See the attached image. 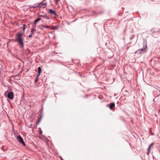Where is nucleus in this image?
<instances>
[{"instance_id":"obj_1","label":"nucleus","mask_w":160,"mask_h":160,"mask_svg":"<svg viewBox=\"0 0 160 160\" xmlns=\"http://www.w3.org/2000/svg\"><path fill=\"white\" fill-rule=\"evenodd\" d=\"M22 35V33L18 32L15 39L16 41L18 42V44L20 46V48H22L24 47V43L22 38L21 37Z\"/></svg>"},{"instance_id":"obj_2","label":"nucleus","mask_w":160,"mask_h":160,"mask_svg":"<svg viewBox=\"0 0 160 160\" xmlns=\"http://www.w3.org/2000/svg\"><path fill=\"white\" fill-rule=\"evenodd\" d=\"M159 31L158 30H155L154 29H152L150 32L152 34V36L155 38L158 37Z\"/></svg>"},{"instance_id":"obj_3","label":"nucleus","mask_w":160,"mask_h":160,"mask_svg":"<svg viewBox=\"0 0 160 160\" xmlns=\"http://www.w3.org/2000/svg\"><path fill=\"white\" fill-rule=\"evenodd\" d=\"M7 93H8L7 95L8 98L10 99H12L13 98V93L12 92H8V91H7L5 92V94H7Z\"/></svg>"},{"instance_id":"obj_4","label":"nucleus","mask_w":160,"mask_h":160,"mask_svg":"<svg viewBox=\"0 0 160 160\" xmlns=\"http://www.w3.org/2000/svg\"><path fill=\"white\" fill-rule=\"evenodd\" d=\"M147 51L145 50L144 49L142 48L140 49H139L137 50L136 52L135 53H137L139 54H141L142 53L144 52H147Z\"/></svg>"},{"instance_id":"obj_5","label":"nucleus","mask_w":160,"mask_h":160,"mask_svg":"<svg viewBox=\"0 0 160 160\" xmlns=\"http://www.w3.org/2000/svg\"><path fill=\"white\" fill-rule=\"evenodd\" d=\"M17 138V140H18V141L20 143L22 144V145H23L24 146H25V144L24 142L23 139L20 136H18Z\"/></svg>"},{"instance_id":"obj_6","label":"nucleus","mask_w":160,"mask_h":160,"mask_svg":"<svg viewBox=\"0 0 160 160\" xmlns=\"http://www.w3.org/2000/svg\"><path fill=\"white\" fill-rule=\"evenodd\" d=\"M47 5V3H42V2L39 3L37 5L38 6V8H41L43 6H46Z\"/></svg>"},{"instance_id":"obj_7","label":"nucleus","mask_w":160,"mask_h":160,"mask_svg":"<svg viewBox=\"0 0 160 160\" xmlns=\"http://www.w3.org/2000/svg\"><path fill=\"white\" fill-rule=\"evenodd\" d=\"M49 12L50 14H54L55 16H57V14H56V12L54 11L52 9H50L49 10Z\"/></svg>"},{"instance_id":"obj_8","label":"nucleus","mask_w":160,"mask_h":160,"mask_svg":"<svg viewBox=\"0 0 160 160\" xmlns=\"http://www.w3.org/2000/svg\"><path fill=\"white\" fill-rule=\"evenodd\" d=\"M115 107V103L114 102L111 103H110L109 107L111 110H112L113 109V108Z\"/></svg>"},{"instance_id":"obj_9","label":"nucleus","mask_w":160,"mask_h":160,"mask_svg":"<svg viewBox=\"0 0 160 160\" xmlns=\"http://www.w3.org/2000/svg\"><path fill=\"white\" fill-rule=\"evenodd\" d=\"M144 49L145 50L147 51V44L146 42H144L143 44V47L142 48Z\"/></svg>"},{"instance_id":"obj_10","label":"nucleus","mask_w":160,"mask_h":160,"mask_svg":"<svg viewBox=\"0 0 160 160\" xmlns=\"http://www.w3.org/2000/svg\"><path fill=\"white\" fill-rule=\"evenodd\" d=\"M38 77H39L40 75V73L41 72V68L40 67H39L38 68Z\"/></svg>"},{"instance_id":"obj_11","label":"nucleus","mask_w":160,"mask_h":160,"mask_svg":"<svg viewBox=\"0 0 160 160\" xmlns=\"http://www.w3.org/2000/svg\"><path fill=\"white\" fill-rule=\"evenodd\" d=\"M154 144L153 143H152L149 146V147H148V152L147 153V154L148 155L149 154V152H150V149H151V146H152V145H153Z\"/></svg>"},{"instance_id":"obj_12","label":"nucleus","mask_w":160,"mask_h":160,"mask_svg":"<svg viewBox=\"0 0 160 160\" xmlns=\"http://www.w3.org/2000/svg\"><path fill=\"white\" fill-rule=\"evenodd\" d=\"M41 20V19L40 18H37V19H36V20H35V21H34V24H36L39 21H40Z\"/></svg>"},{"instance_id":"obj_13","label":"nucleus","mask_w":160,"mask_h":160,"mask_svg":"<svg viewBox=\"0 0 160 160\" xmlns=\"http://www.w3.org/2000/svg\"><path fill=\"white\" fill-rule=\"evenodd\" d=\"M38 17H42V18H46V17H47V16L46 15H40L38 16Z\"/></svg>"},{"instance_id":"obj_14","label":"nucleus","mask_w":160,"mask_h":160,"mask_svg":"<svg viewBox=\"0 0 160 160\" xmlns=\"http://www.w3.org/2000/svg\"><path fill=\"white\" fill-rule=\"evenodd\" d=\"M45 28L44 25H42L40 27V29L42 30H43Z\"/></svg>"},{"instance_id":"obj_15","label":"nucleus","mask_w":160,"mask_h":160,"mask_svg":"<svg viewBox=\"0 0 160 160\" xmlns=\"http://www.w3.org/2000/svg\"><path fill=\"white\" fill-rule=\"evenodd\" d=\"M38 77H38V75H37V77H36V79H35V83H37V82H38Z\"/></svg>"},{"instance_id":"obj_16","label":"nucleus","mask_w":160,"mask_h":160,"mask_svg":"<svg viewBox=\"0 0 160 160\" xmlns=\"http://www.w3.org/2000/svg\"><path fill=\"white\" fill-rule=\"evenodd\" d=\"M26 25L24 24L23 26L22 27V29L23 30V32L24 31V30L26 28Z\"/></svg>"},{"instance_id":"obj_17","label":"nucleus","mask_w":160,"mask_h":160,"mask_svg":"<svg viewBox=\"0 0 160 160\" xmlns=\"http://www.w3.org/2000/svg\"><path fill=\"white\" fill-rule=\"evenodd\" d=\"M34 29L33 28H32L31 29V33H33V32L34 31Z\"/></svg>"},{"instance_id":"obj_18","label":"nucleus","mask_w":160,"mask_h":160,"mask_svg":"<svg viewBox=\"0 0 160 160\" xmlns=\"http://www.w3.org/2000/svg\"><path fill=\"white\" fill-rule=\"evenodd\" d=\"M33 34V33H31L29 35V38H31L32 37V35Z\"/></svg>"},{"instance_id":"obj_19","label":"nucleus","mask_w":160,"mask_h":160,"mask_svg":"<svg viewBox=\"0 0 160 160\" xmlns=\"http://www.w3.org/2000/svg\"><path fill=\"white\" fill-rule=\"evenodd\" d=\"M31 8H38V6H37V5L36 6H32L31 7Z\"/></svg>"},{"instance_id":"obj_20","label":"nucleus","mask_w":160,"mask_h":160,"mask_svg":"<svg viewBox=\"0 0 160 160\" xmlns=\"http://www.w3.org/2000/svg\"><path fill=\"white\" fill-rule=\"evenodd\" d=\"M134 35H132L131 37L130 38V40H132V39H133L134 38Z\"/></svg>"},{"instance_id":"obj_21","label":"nucleus","mask_w":160,"mask_h":160,"mask_svg":"<svg viewBox=\"0 0 160 160\" xmlns=\"http://www.w3.org/2000/svg\"><path fill=\"white\" fill-rule=\"evenodd\" d=\"M44 27L45 28H50V27L48 26L44 25Z\"/></svg>"},{"instance_id":"obj_22","label":"nucleus","mask_w":160,"mask_h":160,"mask_svg":"<svg viewBox=\"0 0 160 160\" xmlns=\"http://www.w3.org/2000/svg\"><path fill=\"white\" fill-rule=\"evenodd\" d=\"M39 132L40 134H41L42 133V131L41 129L39 131Z\"/></svg>"},{"instance_id":"obj_23","label":"nucleus","mask_w":160,"mask_h":160,"mask_svg":"<svg viewBox=\"0 0 160 160\" xmlns=\"http://www.w3.org/2000/svg\"><path fill=\"white\" fill-rule=\"evenodd\" d=\"M57 2H56V4H57V3L59 1V0H55Z\"/></svg>"},{"instance_id":"obj_24","label":"nucleus","mask_w":160,"mask_h":160,"mask_svg":"<svg viewBox=\"0 0 160 160\" xmlns=\"http://www.w3.org/2000/svg\"><path fill=\"white\" fill-rule=\"evenodd\" d=\"M41 118V116L40 117V118L38 120V122H40V121Z\"/></svg>"},{"instance_id":"obj_25","label":"nucleus","mask_w":160,"mask_h":160,"mask_svg":"<svg viewBox=\"0 0 160 160\" xmlns=\"http://www.w3.org/2000/svg\"><path fill=\"white\" fill-rule=\"evenodd\" d=\"M157 90L158 91V92H159V94H160V91L158 89H157Z\"/></svg>"},{"instance_id":"obj_26","label":"nucleus","mask_w":160,"mask_h":160,"mask_svg":"<svg viewBox=\"0 0 160 160\" xmlns=\"http://www.w3.org/2000/svg\"><path fill=\"white\" fill-rule=\"evenodd\" d=\"M41 137H42L41 136L40 137V138H42ZM42 137H44V136H42Z\"/></svg>"},{"instance_id":"obj_27","label":"nucleus","mask_w":160,"mask_h":160,"mask_svg":"<svg viewBox=\"0 0 160 160\" xmlns=\"http://www.w3.org/2000/svg\"><path fill=\"white\" fill-rule=\"evenodd\" d=\"M61 157V159L62 160H63V159H62V158H61V157Z\"/></svg>"},{"instance_id":"obj_28","label":"nucleus","mask_w":160,"mask_h":160,"mask_svg":"<svg viewBox=\"0 0 160 160\" xmlns=\"http://www.w3.org/2000/svg\"><path fill=\"white\" fill-rule=\"evenodd\" d=\"M57 28H53V29H56Z\"/></svg>"},{"instance_id":"obj_29","label":"nucleus","mask_w":160,"mask_h":160,"mask_svg":"<svg viewBox=\"0 0 160 160\" xmlns=\"http://www.w3.org/2000/svg\"><path fill=\"white\" fill-rule=\"evenodd\" d=\"M46 19H49V18H46Z\"/></svg>"}]
</instances>
